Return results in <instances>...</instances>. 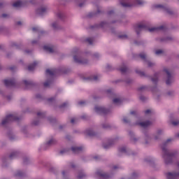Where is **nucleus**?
Segmentation results:
<instances>
[{"mask_svg": "<svg viewBox=\"0 0 179 179\" xmlns=\"http://www.w3.org/2000/svg\"><path fill=\"white\" fill-rule=\"evenodd\" d=\"M170 141H171V140L168 139V140L166 141V142L169 143V142H170Z\"/></svg>", "mask_w": 179, "mask_h": 179, "instance_id": "nucleus-39", "label": "nucleus"}, {"mask_svg": "<svg viewBox=\"0 0 179 179\" xmlns=\"http://www.w3.org/2000/svg\"><path fill=\"white\" fill-rule=\"evenodd\" d=\"M88 135H90V136H93L94 134H92V133H89Z\"/></svg>", "mask_w": 179, "mask_h": 179, "instance_id": "nucleus-38", "label": "nucleus"}, {"mask_svg": "<svg viewBox=\"0 0 179 179\" xmlns=\"http://www.w3.org/2000/svg\"><path fill=\"white\" fill-rule=\"evenodd\" d=\"M148 114H152V110L149 109L145 110V115H148Z\"/></svg>", "mask_w": 179, "mask_h": 179, "instance_id": "nucleus-27", "label": "nucleus"}, {"mask_svg": "<svg viewBox=\"0 0 179 179\" xmlns=\"http://www.w3.org/2000/svg\"><path fill=\"white\" fill-rule=\"evenodd\" d=\"M83 176H78V178H82Z\"/></svg>", "mask_w": 179, "mask_h": 179, "instance_id": "nucleus-40", "label": "nucleus"}, {"mask_svg": "<svg viewBox=\"0 0 179 179\" xmlns=\"http://www.w3.org/2000/svg\"><path fill=\"white\" fill-rule=\"evenodd\" d=\"M94 110L98 114H105L106 113H107V110L101 106H96Z\"/></svg>", "mask_w": 179, "mask_h": 179, "instance_id": "nucleus-7", "label": "nucleus"}, {"mask_svg": "<svg viewBox=\"0 0 179 179\" xmlns=\"http://www.w3.org/2000/svg\"><path fill=\"white\" fill-rule=\"evenodd\" d=\"M57 26H58V22H53L52 24V27H53V29H57Z\"/></svg>", "mask_w": 179, "mask_h": 179, "instance_id": "nucleus-24", "label": "nucleus"}, {"mask_svg": "<svg viewBox=\"0 0 179 179\" xmlns=\"http://www.w3.org/2000/svg\"><path fill=\"white\" fill-rule=\"evenodd\" d=\"M119 151L120 152H127V149L125 148V147L120 148H119Z\"/></svg>", "mask_w": 179, "mask_h": 179, "instance_id": "nucleus-25", "label": "nucleus"}, {"mask_svg": "<svg viewBox=\"0 0 179 179\" xmlns=\"http://www.w3.org/2000/svg\"><path fill=\"white\" fill-rule=\"evenodd\" d=\"M33 30H34V31L36 30V28H33Z\"/></svg>", "mask_w": 179, "mask_h": 179, "instance_id": "nucleus-42", "label": "nucleus"}, {"mask_svg": "<svg viewBox=\"0 0 179 179\" xmlns=\"http://www.w3.org/2000/svg\"><path fill=\"white\" fill-rule=\"evenodd\" d=\"M47 7H41L38 10V13H39V15H43V13H45Z\"/></svg>", "mask_w": 179, "mask_h": 179, "instance_id": "nucleus-16", "label": "nucleus"}, {"mask_svg": "<svg viewBox=\"0 0 179 179\" xmlns=\"http://www.w3.org/2000/svg\"><path fill=\"white\" fill-rule=\"evenodd\" d=\"M178 166H179V162H178Z\"/></svg>", "mask_w": 179, "mask_h": 179, "instance_id": "nucleus-47", "label": "nucleus"}, {"mask_svg": "<svg viewBox=\"0 0 179 179\" xmlns=\"http://www.w3.org/2000/svg\"><path fill=\"white\" fill-rule=\"evenodd\" d=\"M57 143V140L55 138H52L49 139V141L47 142V145L48 146H52V145H55Z\"/></svg>", "mask_w": 179, "mask_h": 179, "instance_id": "nucleus-12", "label": "nucleus"}, {"mask_svg": "<svg viewBox=\"0 0 179 179\" xmlns=\"http://www.w3.org/2000/svg\"><path fill=\"white\" fill-rule=\"evenodd\" d=\"M55 74V71L54 69H48L46 70V75L52 76Z\"/></svg>", "mask_w": 179, "mask_h": 179, "instance_id": "nucleus-17", "label": "nucleus"}, {"mask_svg": "<svg viewBox=\"0 0 179 179\" xmlns=\"http://www.w3.org/2000/svg\"><path fill=\"white\" fill-rule=\"evenodd\" d=\"M16 120V117L13 115H8L6 117L5 119L2 120V125H6V124H8V122H10L11 121H15Z\"/></svg>", "mask_w": 179, "mask_h": 179, "instance_id": "nucleus-3", "label": "nucleus"}, {"mask_svg": "<svg viewBox=\"0 0 179 179\" xmlns=\"http://www.w3.org/2000/svg\"><path fill=\"white\" fill-rule=\"evenodd\" d=\"M156 8H160L161 9H165V10L168 13H170V9H169L167 7H166L164 5L162 4H157L156 6Z\"/></svg>", "mask_w": 179, "mask_h": 179, "instance_id": "nucleus-13", "label": "nucleus"}, {"mask_svg": "<svg viewBox=\"0 0 179 179\" xmlns=\"http://www.w3.org/2000/svg\"><path fill=\"white\" fill-rule=\"evenodd\" d=\"M36 63H34V64L29 66L28 69L29 71H33L34 69V66H36Z\"/></svg>", "mask_w": 179, "mask_h": 179, "instance_id": "nucleus-19", "label": "nucleus"}, {"mask_svg": "<svg viewBox=\"0 0 179 179\" xmlns=\"http://www.w3.org/2000/svg\"><path fill=\"white\" fill-rule=\"evenodd\" d=\"M22 175H23V173H22V171H17V173H15L16 177H21V176Z\"/></svg>", "mask_w": 179, "mask_h": 179, "instance_id": "nucleus-21", "label": "nucleus"}, {"mask_svg": "<svg viewBox=\"0 0 179 179\" xmlns=\"http://www.w3.org/2000/svg\"><path fill=\"white\" fill-rule=\"evenodd\" d=\"M92 80H97V76H94L92 78H91Z\"/></svg>", "mask_w": 179, "mask_h": 179, "instance_id": "nucleus-33", "label": "nucleus"}, {"mask_svg": "<svg viewBox=\"0 0 179 179\" xmlns=\"http://www.w3.org/2000/svg\"><path fill=\"white\" fill-rule=\"evenodd\" d=\"M38 115H40V113H38Z\"/></svg>", "mask_w": 179, "mask_h": 179, "instance_id": "nucleus-46", "label": "nucleus"}, {"mask_svg": "<svg viewBox=\"0 0 179 179\" xmlns=\"http://www.w3.org/2000/svg\"><path fill=\"white\" fill-rule=\"evenodd\" d=\"M141 3H142V1H141V0H136L135 3L132 4L121 2V5L123 6L124 8H131V6H135V5H141Z\"/></svg>", "mask_w": 179, "mask_h": 179, "instance_id": "nucleus-5", "label": "nucleus"}, {"mask_svg": "<svg viewBox=\"0 0 179 179\" xmlns=\"http://www.w3.org/2000/svg\"><path fill=\"white\" fill-rule=\"evenodd\" d=\"M71 150L73 152V153H79V152H82V148L73 146L71 148Z\"/></svg>", "mask_w": 179, "mask_h": 179, "instance_id": "nucleus-11", "label": "nucleus"}, {"mask_svg": "<svg viewBox=\"0 0 179 179\" xmlns=\"http://www.w3.org/2000/svg\"><path fill=\"white\" fill-rule=\"evenodd\" d=\"M76 121V119L73 118V119H71V124H75Z\"/></svg>", "mask_w": 179, "mask_h": 179, "instance_id": "nucleus-31", "label": "nucleus"}, {"mask_svg": "<svg viewBox=\"0 0 179 179\" xmlns=\"http://www.w3.org/2000/svg\"><path fill=\"white\" fill-rule=\"evenodd\" d=\"M73 59L77 64H87V60L86 59H83L80 55H75L73 57Z\"/></svg>", "mask_w": 179, "mask_h": 179, "instance_id": "nucleus-2", "label": "nucleus"}, {"mask_svg": "<svg viewBox=\"0 0 179 179\" xmlns=\"http://www.w3.org/2000/svg\"><path fill=\"white\" fill-rule=\"evenodd\" d=\"M155 54H156V55H160V54H163V50H158L155 51Z\"/></svg>", "mask_w": 179, "mask_h": 179, "instance_id": "nucleus-22", "label": "nucleus"}, {"mask_svg": "<svg viewBox=\"0 0 179 179\" xmlns=\"http://www.w3.org/2000/svg\"><path fill=\"white\" fill-rule=\"evenodd\" d=\"M34 43H36V42H34V41L32 42L33 44H34Z\"/></svg>", "mask_w": 179, "mask_h": 179, "instance_id": "nucleus-43", "label": "nucleus"}, {"mask_svg": "<svg viewBox=\"0 0 179 179\" xmlns=\"http://www.w3.org/2000/svg\"><path fill=\"white\" fill-rule=\"evenodd\" d=\"M99 176H100L101 177H103L106 178V175L101 173H98Z\"/></svg>", "mask_w": 179, "mask_h": 179, "instance_id": "nucleus-32", "label": "nucleus"}, {"mask_svg": "<svg viewBox=\"0 0 179 179\" xmlns=\"http://www.w3.org/2000/svg\"><path fill=\"white\" fill-rule=\"evenodd\" d=\"M138 30H148L149 31H155L157 30V28L156 27L149 28L146 26V24H145V23H140L138 24L136 29V31L137 33H138Z\"/></svg>", "mask_w": 179, "mask_h": 179, "instance_id": "nucleus-1", "label": "nucleus"}, {"mask_svg": "<svg viewBox=\"0 0 179 179\" xmlns=\"http://www.w3.org/2000/svg\"><path fill=\"white\" fill-rule=\"evenodd\" d=\"M164 72H165V73H166L167 77H168V78L166 81V85H171V83H173V82H174V80L173 79V77H171V75H170V72L169 71V70L167 69H164Z\"/></svg>", "mask_w": 179, "mask_h": 179, "instance_id": "nucleus-4", "label": "nucleus"}, {"mask_svg": "<svg viewBox=\"0 0 179 179\" xmlns=\"http://www.w3.org/2000/svg\"><path fill=\"white\" fill-rule=\"evenodd\" d=\"M172 157H173V155L169 152H165L164 155H163V159L166 164H169V163L171 162Z\"/></svg>", "mask_w": 179, "mask_h": 179, "instance_id": "nucleus-6", "label": "nucleus"}, {"mask_svg": "<svg viewBox=\"0 0 179 179\" xmlns=\"http://www.w3.org/2000/svg\"><path fill=\"white\" fill-rule=\"evenodd\" d=\"M171 124L173 125H178L179 124V122H171Z\"/></svg>", "mask_w": 179, "mask_h": 179, "instance_id": "nucleus-30", "label": "nucleus"}, {"mask_svg": "<svg viewBox=\"0 0 179 179\" xmlns=\"http://www.w3.org/2000/svg\"><path fill=\"white\" fill-rule=\"evenodd\" d=\"M44 86L45 87H48V86H50V81L45 83Z\"/></svg>", "mask_w": 179, "mask_h": 179, "instance_id": "nucleus-29", "label": "nucleus"}, {"mask_svg": "<svg viewBox=\"0 0 179 179\" xmlns=\"http://www.w3.org/2000/svg\"><path fill=\"white\" fill-rule=\"evenodd\" d=\"M152 122H142L138 123V125H140V127H142L143 128H146V127H149Z\"/></svg>", "mask_w": 179, "mask_h": 179, "instance_id": "nucleus-9", "label": "nucleus"}, {"mask_svg": "<svg viewBox=\"0 0 179 179\" xmlns=\"http://www.w3.org/2000/svg\"><path fill=\"white\" fill-rule=\"evenodd\" d=\"M113 103L115 104H120V103H121V99H120V98H115L113 99Z\"/></svg>", "mask_w": 179, "mask_h": 179, "instance_id": "nucleus-18", "label": "nucleus"}, {"mask_svg": "<svg viewBox=\"0 0 179 179\" xmlns=\"http://www.w3.org/2000/svg\"><path fill=\"white\" fill-rule=\"evenodd\" d=\"M120 71L122 72V73H124V72L127 71V67H123L120 69Z\"/></svg>", "mask_w": 179, "mask_h": 179, "instance_id": "nucleus-26", "label": "nucleus"}, {"mask_svg": "<svg viewBox=\"0 0 179 179\" xmlns=\"http://www.w3.org/2000/svg\"><path fill=\"white\" fill-rule=\"evenodd\" d=\"M87 43H89V44H93V38H88L87 39Z\"/></svg>", "mask_w": 179, "mask_h": 179, "instance_id": "nucleus-23", "label": "nucleus"}, {"mask_svg": "<svg viewBox=\"0 0 179 179\" xmlns=\"http://www.w3.org/2000/svg\"><path fill=\"white\" fill-rule=\"evenodd\" d=\"M141 58H142L143 59H145L146 58V55L145 54H141L140 55Z\"/></svg>", "mask_w": 179, "mask_h": 179, "instance_id": "nucleus-28", "label": "nucleus"}, {"mask_svg": "<svg viewBox=\"0 0 179 179\" xmlns=\"http://www.w3.org/2000/svg\"><path fill=\"white\" fill-rule=\"evenodd\" d=\"M22 5L23 2H22L21 1H17L13 4V6H14V8H20V6H22Z\"/></svg>", "mask_w": 179, "mask_h": 179, "instance_id": "nucleus-14", "label": "nucleus"}, {"mask_svg": "<svg viewBox=\"0 0 179 179\" xmlns=\"http://www.w3.org/2000/svg\"><path fill=\"white\" fill-rule=\"evenodd\" d=\"M179 177V173H168L166 175L167 179H178Z\"/></svg>", "mask_w": 179, "mask_h": 179, "instance_id": "nucleus-8", "label": "nucleus"}, {"mask_svg": "<svg viewBox=\"0 0 179 179\" xmlns=\"http://www.w3.org/2000/svg\"><path fill=\"white\" fill-rule=\"evenodd\" d=\"M131 114H134V112H131Z\"/></svg>", "mask_w": 179, "mask_h": 179, "instance_id": "nucleus-45", "label": "nucleus"}, {"mask_svg": "<svg viewBox=\"0 0 179 179\" xmlns=\"http://www.w3.org/2000/svg\"><path fill=\"white\" fill-rule=\"evenodd\" d=\"M152 82H155V80H154V79H152Z\"/></svg>", "mask_w": 179, "mask_h": 179, "instance_id": "nucleus-44", "label": "nucleus"}, {"mask_svg": "<svg viewBox=\"0 0 179 179\" xmlns=\"http://www.w3.org/2000/svg\"><path fill=\"white\" fill-rule=\"evenodd\" d=\"M123 122H127V118H123Z\"/></svg>", "mask_w": 179, "mask_h": 179, "instance_id": "nucleus-37", "label": "nucleus"}, {"mask_svg": "<svg viewBox=\"0 0 179 179\" xmlns=\"http://www.w3.org/2000/svg\"><path fill=\"white\" fill-rule=\"evenodd\" d=\"M148 66H152L153 65V63L148 62Z\"/></svg>", "mask_w": 179, "mask_h": 179, "instance_id": "nucleus-34", "label": "nucleus"}, {"mask_svg": "<svg viewBox=\"0 0 179 179\" xmlns=\"http://www.w3.org/2000/svg\"><path fill=\"white\" fill-rule=\"evenodd\" d=\"M24 85H29V82H27V80H24Z\"/></svg>", "mask_w": 179, "mask_h": 179, "instance_id": "nucleus-35", "label": "nucleus"}, {"mask_svg": "<svg viewBox=\"0 0 179 179\" xmlns=\"http://www.w3.org/2000/svg\"><path fill=\"white\" fill-rule=\"evenodd\" d=\"M43 49L45 50V51H48V52H52L54 51V49H52V47L50 45H45L43 47Z\"/></svg>", "mask_w": 179, "mask_h": 179, "instance_id": "nucleus-15", "label": "nucleus"}, {"mask_svg": "<svg viewBox=\"0 0 179 179\" xmlns=\"http://www.w3.org/2000/svg\"><path fill=\"white\" fill-rule=\"evenodd\" d=\"M14 84H15V81L13 80H4V85H6V86H13Z\"/></svg>", "mask_w": 179, "mask_h": 179, "instance_id": "nucleus-10", "label": "nucleus"}, {"mask_svg": "<svg viewBox=\"0 0 179 179\" xmlns=\"http://www.w3.org/2000/svg\"><path fill=\"white\" fill-rule=\"evenodd\" d=\"M160 134H162V131H158L156 133V134H155V137H154V139H158V137H157V136H160Z\"/></svg>", "mask_w": 179, "mask_h": 179, "instance_id": "nucleus-20", "label": "nucleus"}, {"mask_svg": "<svg viewBox=\"0 0 179 179\" xmlns=\"http://www.w3.org/2000/svg\"><path fill=\"white\" fill-rule=\"evenodd\" d=\"M17 24H21V22H17Z\"/></svg>", "mask_w": 179, "mask_h": 179, "instance_id": "nucleus-41", "label": "nucleus"}, {"mask_svg": "<svg viewBox=\"0 0 179 179\" xmlns=\"http://www.w3.org/2000/svg\"><path fill=\"white\" fill-rule=\"evenodd\" d=\"M61 16H62V13H59V14H58V17H60V18H61Z\"/></svg>", "mask_w": 179, "mask_h": 179, "instance_id": "nucleus-36", "label": "nucleus"}]
</instances>
